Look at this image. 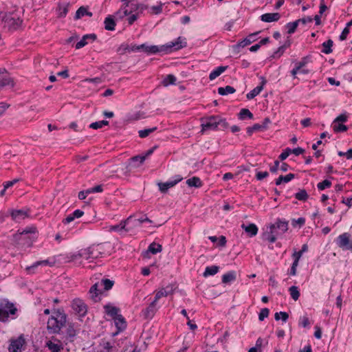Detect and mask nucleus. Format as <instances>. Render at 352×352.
I'll list each match as a JSON object with an SVG mask.
<instances>
[{
	"instance_id": "774afa93",
	"label": "nucleus",
	"mask_w": 352,
	"mask_h": 352,
	"mask_svg": "<svg viewBox=\"0 0 352 352\" xmlns=\"http://www.w3.org/2000/svg\"><path fill=\"white\" fill-rule=\"evenodd\" d=\"M347 120V117L346 115L344 114H341L340 116H338L335 120L334 121H336L338 122H344Z\"/></svg>"
},
{
	"instance_id": "2f4dec72",
	"label": "nucleus",
	"mask_w": 352,
	"mask_h": 352,
	"mask_svg": "<svg viewBox=\"0 0 352 352\" xmlns=\"http://www.w3.org/2000/svg\"><path fill=\"white\" fill-rule=\"evenodd\" d=\"M333 41L331 39H329L328 41L324 42L322 45V52L326 54H329L332 52V46H333Z\"/></svg>"
},
{
	"instance_id": "0e129e2a",
	"label": "nucleus",
	"mask_w": 352,
	"mask_h": 352,
	"mask_svg": "<svg viewBox=\"0 0 352 352\" xmlns=\"http://www.w3.org/2000/svg\"><path fill=\"white\" fill-rule=\"evenodd\" d=\"M279 166H280V162H279V161L276 160V161L274 162V165L270 167V171H271L272 173H276V171L278 170V168H280Z\"/></svg>"
},
{
	"instance_id": "37998d69",
	"label": "nucleus",
	"mask_w": 352,
	"mask_h": 352,
	"mask_svg": "<svg viewBox=\"0 0 352 352\" xmlns=\"http://www.w3.org/2000/svg\"><path fill=\"white\" fill-rule=\"evenodd\" d=\"M91 250V254L92 256V258L96 259L98 258L102 252L100 251V248L99 245H92L89 247Z\"/></svg>"
},
{
	"instance_id": "864d4df0",
	"label": "nucleus",
	"mask_w": 352,
	"mask_h": 352,
	"mask_svg": "<svg viewBox=\"0 0 352 352\" xmlns=\"http://www.w3.org/2000/svg\"><path fill=\"white\" fill-rule=\"evenodd\" d=\"M310 324L309 320L306 316H303L299 319V325L302 327H308Z\"/></svg>"
},
{
	"instance_id": "0eeeda50",
	"label": "nucleus",
	"mask_w": 352,
	"mask_h": 352,
	"mask_svg": "<svg viewBox=\"0 0 352 352\" xmlns=\"http://www.w3.org/2000/svg\"><path fill=\"white\" fill-rule=\"evenodd\" d=\"M72 308L74 311L80 316H84L87 314V309L85 303L79 298L73 300L72 302Z\"/></svg>"
},
{
	"instance_id": "603ef678",
	"label": "nucleus",
	"mask_w": 352,
	"mask_h": 352,
	"mask_svg": "<svg viewBox=\"0 0 352 352\" xmlns=\"http://www.w3.org/2000/svg\"><path fill=\"white\" fill-rule=\"evenodd\" d=\"M101 285L104 287L105 290H109L113 287V281L109 279H103L101 281Z\"/></svg>"
},
{
	"instance_id": "c85d7f7f",
	"label": "nucleus",
	"mask_w": 352,
	"mask_h": 352,
	"mask_svg": "<svg viewBox=\"0 0 352 352\" xmlns=\"http://www.w3.org/2000/svg\"><path fill=\"white\" fill-rule=\"evenodd\" d=\"M186 184L190 187L199 188L202 186L201 179L197 177H193L186 180Z\"/></svg>"
},
{
	"instance_id": "1a4fd4ad",
	"label": "nucleus",
	"mask_w": 352,
	"mask_h": 352,
	"mask_svg": "<svg viewBox=\"0 0 352 352\" xmlns=\"http://www.w3.org/2000/svg\"><path fill=\"white\" fill-rule=\"evenodd\" d=\"M182 177L179 175L175 176V178L173 180L168 181L166 182H159L157 186H159L160 190L165 193L170 188L176 185L178 182L182 180Z\"/></svg>"
},
{
	"instance_id": "f704fd0d",
	"label": "nucleus",
	"mask_w": 352,
	"mask_h": 352,
	"mask_svg": "<svg viewBox=\"0 0 352 352\" xmlns=\"http://www.w3.org/2000/svg\"><path fill=\"white\" fill-rule=\"evenodd\" d=\"M219 271V267L216 265H212L206 267L205 272H204V276L207 277L208 276H213L216 274Z\"/></svg>"
},
{
	"instance_id": "cd10ccee",
	"label": "nucleus",
	"mask_w": 352,
	"mask_h": 352,
	"mask_svg": "<svg viewBox=\"0 0 352 352\" xmlns=\"http://www.w3.org/2000/svg\"><path fill=\"white\" fill-rule=\"evenodd\" d=\"M227 69L226 66H220L217 67L215 69H214L212 72H210L209 75V78L210 80H213L215 78H217L218 76H219L223 72L226 71Z\"/></svg>"
},
{
	"instance_id": "c756f323",
	"label": "nucleus",
	"mask_w": 352,
	"mask_h": 352,
	"mask_svg": "<svg viewBox=\"0 0 352 352\" xmlns=\"http://www.w3.org/2000/svg\"><path fill=\"white\" fill-rule=\"evenodd\" d=\"M85 15H87L89 16H92V13L89 12L85 7L81 6L76 11V15H75V19H80L81 17H82V16H84Z\"/></svg>"
},
{
	"instance_id": "e2e57ef3",
	"label": "nucleus",
	"mask_w": 352,
	"mask_h": 352,
	"mask_svg": "<svg viewBox=\"0 0 352 352\" xmlns=\"http://www.w3.org/2000/svg\"><path fill=\"white\" fill-rule=\"evenodd\" d=\"M271 122V120L269 118H265L262 124H260L262 131L267 129L268 124Z\"/></svg>"
},
{
	"instance_id": "338daca9",
	"label": "nucleus",
	"mask_w": 352,
	"mask_h": 352,
	"mask_svg": "<svg viewBox=\"0 0 352 352\" xmlns=\"http://www.w3.org/2000/svg\"><path fill=\"white\" fill-rule=\"evenodd\" d=\"M9 104L5 102H0V116L4 113V112L9 107Z\"/></svg>"
},
{
	"instance_id": "5701e85b",
	"label": "nucleus",
	"mask_w": 352,
	"mask_h": 352,
	"mask_svg": "<svg viewBox=\"0 0 352 352\" xmlns=\"http://www.w3.org/2000/svg\"><path fill=\"white\" fill-rule=\"evenodd\" d=\"M241 228L249 234L250 236L256 235L258 232V228L254 223H250L248 225L242 224Z\"/></svg>"
},
{
	"instance_id": "58836bf2",
	"label": "nucleus",
	"mask_w": 352,
	"mask_h": 352,
	"mask_svg": "<svg viewBox=\"0 0 352 352\" xmlns=\"http://www.w3.org/2000/svg\"><path fill=\"white\" fill-rule=\"evenodd\" d=\"M148 250L152 254H155L161 252L162 250V247L160 244L153 242L149 245Z\"/></svg>"
},
{
	"instance_id": "79ce46f5",
	"label": "nucleus",
	"mask_w": 352,
	"mask_h": 352,
	"mask_svg": "<svg viewBox=\"0 0 352 352\" xmlns=\"http://www.w3.org/2000/svg\"><path fill=\"white\" fill-rule=\"evenodd\" d=\"M245 118L252 119L253 114L250 112L249 109H242L239 113V118L241 120H244Z\"/></svg>"
},
{
	"instance_id": "13d9d810",
	"label": "nucleus",
	"mask_w": 352,
	"mask_h": 352,
	"mask_svg": "<svg viewBox=\"0 0 352 352\" xmlns=\"http://www.w3.org/2000/svg\"><path fill=\"white\" fill-rule=\"evenodd\" d=\"M292 152V149L291 148H287V149H285L280 155H279V159L280 160H285L288 156Z\"/></svg>"
},
{
	"instance_id": "c9c22d12",
	"label": "nucleus",
	"mask_w": 352,
	"mask_h": 352,
	"mask_svg": "<svg viewBox=\"0 0 352 352\" xmlns=\"http://www.w3.org/2000/svg\"><path fill=\"white\" fill-rule=\"evenodd\" d=\"M236 279V274L234 272H229L222 276V282L223 283H228L234 281Z\"/></svg>"
},
{
	"instance_id": "dca6fc26",
	"label": "nucleus",
	"mask_w": 352,
	"mask_h": 352,
	"mask_svg": "<svg viewBox=\"0 0 352 352\" xmlns=\"http://www.w3.org/2000/svg\"><path fill=\"white\" fill-rule=\"evenodd\" d=\"M270 229L275 230L278 229L281 231V233H285L288 230V222L285 220L278 219L275 223L270 225Z\"/></svg>"
},
{
	"instance_id": "72a5a7b5",
	"label": "nucleus",
	"mask_w": 352,
	"mask_h": 352,
	"mask_svg": "<svg viewBox=\"0 0 352 352\" xmlns=\"http://www.w3.org/2000/svg\"><path fill=\"white\" fill-rule=\"evenodd\" d=\"M332 128H333L334 132H336V133L344 132L347 130L346 126H345L342 123L338 122L334 120L332 123Z\"/></svg>"
},
{
	"instance_id": "2eb2a0df",
	"label": "nucleus",
	"mask_w": 352,
	"mask_h": 352,
	"mask_svg": "<svg viewBox=\"0 0 352 352\" xmlns=\"http://www.w3.org/2000/svg\"><path fill=\"white\" fill-rule=\"evenodd\" d=\"M131 221V217L128 218L126 220L124 221H121L119 224L115 225V226H110L108 227V230L110 232H121L123 230L126 232L128 231L127 229H126V226Z\"/></svg>"
},
{
	"instance_id": "9d476101",
	"label": "nucleus",
	"mask_w": 352,
	"mask_h": 352,
	"mask_svg": "<svg viewBox=\"0 0 352 352\" xmlns=\"http://www.w3.org/2000/svg\"><path fill=\"white\" fill-rule=\"evenodd\" d=\"M72 258L74 261H77L79 258L91 261L94 260L91 254V250L89 247L80 250L77 254H74Z\"/></svg>"
},
{
	"instance_id": "bb28decb",
	"label": "nucleus",
	"mask_w": 352,
	"mask_h": 352,
	"mask_svg": "<svg viewBox=\"0 0 352 352\" xmlns=\"http://www.w3.org/2000/svg\"><path fill=\"white\" fill-rule=\"evenodd\" d=\"M294 177L295 175L293 173H289L286 175H280L276 179L275 184L276 185L278 186L280 185L282 182L287 183Z\"/></svg>"
},
{
	"instance_id": "f03ea898",
	"label": "nucleus",
	"mask_w": 352,
	"mask_h": 352,
	"mask_svg": "<svg viewBox=\"0 0 352 352\" xmlns=\"http://www.w3.org/2000/svg\"><path fill=\"white\" fill-rule=\"evenodd\" d=\"M201 133H204L206 131H214L219 126L222 130L227 129L229 126L225 118L219 116H210L201 119Z\"/></svg>"
},
{
	"instance_id": "4d7b16f0",
	"label": "nucleus",
	"mask_w": 352,
	"mask_h": 352,
	"mask_svg": "<svg viewBox=\"0 0 352 352\" xmlns=\"http://www.w3.org/2000/svg\"><path fill=\"white\" fill-rule=\"evenodd\" d=\"M286 49V45H281L278 48V50L274 52V57H279L280 56L285 52Z\"/></svg>"
},
{
	"instance_id": "ddd939ff",
	"label": "nucleus",
	"mask_w": 352,
	"mask_h": 352,
	"mask_svg": "<svg viewBox=\"0 0 352 352\" xmlns=\"http://www.w3.org/2000/svg\"><path fill=\"white\" fill-rule=\"evenodd\" d=\"M113 320H114L115 325L118 329L117 332L113 333V335L116 336L126 329V322L124 318L121 314L117 316Z\"/></svg>"
},
{
	"instance_id": "393cba45",
	"label": "nucleus",
	"mask_w": 352,
	"mask_h": 352,
	"mask_svg": "<svg viewBox=\"0 0 352 352\" xmlns=\"http://www.w3.org/2000/svg\"><path fill=\"white\" fill-rule=\"evenodd\" d=\"M13 80L7 74L0 76V89L6 86L14 87Z\"/></svg>"
},
{
	"instance_id": "9b49d317",
	"label": "nucleus",
	"mask_w": 352,
	"mask_h": 352,
	"mask_svg": "<svg viewBox=\"0 0 352 352\" xmlns=\"http://www.w3.org/2000/svg\"><path fill=\"white\" fill-rule=\"evenodd\" d=\"M174 290H175V288L173 287V285H170L166 286V287H163V288L160 289L159 291H157L156 292L154 300L157 302V300L160 298H161L162 297H166L168 295L173 294L174 292Z\"/></svg>"
},
{
	"instance_id": "412c9836",
	"label": "nucleus",
	"mask_w": 352,
	"mask_h": 352,
	"mask_svg": "<svg viewBox=\"0 0 352 352\" xmlns=\"http://www.w3.org/2000/svg\"><path fill=\"white\" fill-rule=\"evenodd\" d=\"M104 309L105 310V313L108 316H111L112 318V319L115 318L117 316L120 315L118 314L120 311V309L118 307L113 306L110 304L105 305L104 306Z\"/></svg>"
},
{
	"instance_id": "a19ab883",
	"label": "nucleus",
	"mask_w": 352,
	"mask_h": 352,
	"mask_svg": "<svg viewBox=\"0 0 352 352\" xmlns=\"http://www.w3.org/2000/svg\"><path fill=\"white\" fill-rule=\"evenodd\" d=\"M289 292L291 297L292 298L293 300H294L295 301L298 300V298L300 297V292L298 290V287H296V286L290 287L289 289Z\"/></svg>"
},
{
	"instance_id": "7ed1b4c3",
	"label": "nucleus",
	"mask_w": 352,
	"mask_h": 352,
	"mask_svg": "<svg viewBox=\"0 0 352 352\" xmlns=\"http://www.w3.org/2000/svg\"><path fill=\"white\" fill-rule=\"evenodd\" d=\"M67 316L60 311H57L47 321V329L51 333H58L66 323Z\"/></svg>"
},
{
	"instance_id": "a211bd4d",
	"label": "nucleus",
	"mask_w": 352,
	"mask_h": 352,
	"mask_svg": "<svg viewBox=\"0 0 352 352\" xmlns=\"http://www.w3.org/2000/svg\"><path fill=\"white\" fill-rule=\"evenodd\" d=\"M56 342L49 340L46 342V346L52 352H60L63 349V345L60 340H56Z\"/></svg>"
},
{
	"instance_id": "aec40b11",
	"label": "nucleus",
	"mask_w": 352,
	"mask_h": 352,
	"mask_svg": "<svg viewBox=\"0 0 352 352\" xmlns=\"http://www.w3.org/2000/svg\"><path fill=\"white\" fill-rule=\"evenodd\" d=\"M269 230V231L263 234V239L272 243L276 241L278 233L275 230L270 229V228Z\"/></svg>"
},
{
	"instance_id": "c03bdc74",
	"label": "nucleus",
	"mask_w": 352,
	"mask_h": 352,
	"mask_svg": "<svg viewBox=\"0 0 352 352\" xmlns=\"http://www.w3.org/2000/svg\"><path fill=\"white\" fill-rule=\"evenodd\" d=\"M308 194L305 189L300 190L295 194V198L299 201H306L308 199Z\"/></svg>"
},
{
	"instance_id": "e433bc0d",
	"label": "nucleus",
	"mask_w": 352,
	"mask_h": 352,
	"mask_svg": "<svg viewBox=\"0 0 352 352\" xmlns=\"http://www.w3.org/2000/svg\"><path fill=\"white\" fill-rule=\"evenodd\" d=\"M176 80H177V78L174 75L168 74L162 80V85L165 87H167L170 85L175 84Z\"/></svg>"
},
{
	"instance_id": "8fccbe9b",
	"label": "nucleus",
	"mask_w": 352,
	"mask_h": 352,
	"mask_svg": "<svg viewBox=\"0 0 352 352\" xmlns=\"http://www.w3.org/2000/svg\"><path fill=\"white\" fill-rule=\"evenodd\" d=\"M262 131L260 124H254L252 126L247 128V133L249 136H251L254 131Z\"/></svg>"
},
{
	"instance_id": "7c9ffc66",
	"label": "nucleus",
	"mask_w": 352,
	"mask_h": 352,
	"mask_svg": "<svg viewBox=\"0 0 352 352\" xmlns=\"http://www.w3.org/2000/svg\"><path fill=\"white\" fill-rule=\"evenodd\" d=\"M104 28L107 30H113L116 23L112 16H108L104 20Z\"/></svg>"
},
{
	"instance_id": "4468645a",
	"label": "nucleus",
	"mask_w": 352,
	"mask_h": 352,
	"mask_svg": "<svg viewBox=\"0 0 352 352\" xmlns=\"http://www.w3.org/2000/svg\"><path fill=\"white\" fill-rule=\"evenodd\" d=\"M12 219L16 222H20L28 217V211L24 210H14L11 212Z\"/></svg>"
},
{
	"instance_id": "ea45409f",
	"label": "nucleus",
	"mask_w": 352,
	"mask_h": 352,
	"mask_svg": "<svg viewBox=\"0 0 352 352\" xmlns=\"http://www.w3.org/2000/svg\"><path fill=\"white\" fill-rule=\"evenodd\" d=\"M157 129L156 126L149 129H144L138 131L139 136L141 138H145L148 136L151 133L155 131Z\"/></svg>"
},
{
	"instance_id": "a878e982",
	"label": "nucleus",
	"mask_w": 352,
	"mask_h": 352,
	"mask_svg": "<svg viewBox=\"0 0 352 352\" xmlns=\"http://www.w3.org/2000/svg\"><path fill=\"white\" fill-rule=\"evenodd\" d=\"M258 32H256L254 34H250L247 38H244L241 41L238 43V45L241 47H244L250 44H251L253 41H255L256 36Z\"/></svg>"
},
{
	"instance_id": "052dcab7",
	"label": "nucleus",
	"mask_w": 352,
	"mask_h": 352,
	"mask_svg": "<svg viewBox=\"0 0 352 352\" xmlns=\"http://www.w3.org/2000/svg\"><path fill=\"white\" fill-rule=\"evenodd\" d=\"M268 173L267 171L264 172H258L256 175V177L258 180H262L264 178L267 177L268 176Z\"/></svg>"
},
{
	"instance_id": "4be33fe9",
	"label": "nucleus",
	"mask_w": 352,
	"mask_h": 352,
	"mask_svg": "<svg viewBox=\"0 0 352 352\" xmlns=\"http://www.w3.org/2000/svg\"><path fill=\"white\" fill-rule=\"evenodd\" d=\"M96 38V35L94 34H86L85 35L82 39L78 41L76 44V49H80L85 46L88 43V40L91 39V41H95Z\"/></svg>"
},
{
	"instance_id": "423d86ee",
	"label": "nucleus",
	"mask_w": 352,
	"mask_h": 352,
	"mask_svg": "<svg viewBox=\"0 0 352 352\" xmlns=\"http://www.w3.org/2000/svg\"><path fill=\"white\" fill-rule=\"evenodd\" d=\"M335 242L342 250H350L352 252V239L351 240L350 234L348 232L339 235Z\"/></svg>"
},
{
	"instance_id": "6ab92c4d",
	"label": "nucleus",
	"mask_w": 352,
	"mask_h": 352,
	"mask_svg": "<svg viewBox=\"0 0 352 352\" xmlns=\"http://www.w3.org/2000/svg\"><path fill=\"white\" fill-rule=\"evenodd\" d=\"M280 18L279 13H266L261 16V20L264 22L270 23L277 21Z\"/></svg>"
},
{
	"instance_id": "69168bd1",
	"label": "nucleus",
	"mask_w": 352,
	"mask_h": 352,
	"mask_svg": "<svg viewBox=\"0 0 352 352\" xmlns=\"http://www.w3.org/2000/svg\"><path fill=\"white\" fill-rule=\"evenodd\" d=\"M74 219H75V218H74V214L72 213V214H69L65 219H64L63 220V223L64 224H67V223H69L72 221H73Z\"/></svg>"
},
{
	"instance_id": "680f3d73",
	"label": "nucleus",
	"mask_w": 352,
	"mask_h": 352,
	"mask_svg": "<svg viewBox=\"0 0 352 352\" xmlns=\"http://www.w3.org/2000/svg\"><path fill=\"white\" fill-rule=\"evenodd\" d=\"M349 33V30L347 27H346L342 32L341 34L340 35V39L341 41H344L346 38V36Z\"/></svg>"
},
{
	"instance_id": "de8ad7c7",
	"label": "nucleus",
	"mask_w": 352,
	"mask_h": 352,
	"mask_svg": "<svg viewBox=\"0 0 352 352\" xmlns=\"http://www.w3.org/2000/svg\"><path fill=\"white\" fill-rule=\"evenodd\" d=\"M298 25V21H295L294 22L288 23L286 25V28H287V33L292 34L295 32L297 27Z\"/></svg>"
},
{
	"instance_id": "39448f33",
	"label": "nucleus",
	"mask_w": 352,
	"mask_h": 352,
	"mask_svg": "<svg viewBox=\"0 0 352 352\" xmlns=\"http://www.w3.org/2000/svg\"><path fill=\"white\" fill-rule=\"evenodd\" d=\"M16 311L13 303L6 300L0 301V321L7 322L10 316L15 315Z\"/></svg>"
},
{
	"instance_id": "3c124183",
	"label": "nucleus",
	"mask_w": 352,
	"mask_h": 352,
	"mask_svg": "<svg viewBox=\"0 0 352 352\" xmlns=\"http://www.w3.org/2000/svg\"><path fill=\"white\" fill-rule=\"evenodd\" d=\"M331 186V182L327 179L322 181L318 184L317 187L320 190H323L326 188H329Z\"/></svg>"
},
{
	"instance_id": "4c0bfd02",
	"label": "nucleus",
	"mask_w": 352,
	"mask_h": 352,
	"mask_svg": "<svg viewBox=\"0 0 352 352\" xmlns=\"http://www.w3.org/2000/svg\"><path fill=\"white\" fill-rule=\"evenodd\" d=\"M59 17H65L68 12V3H60L58 8Z\"/></svg>"
},
{
	"instance_id": "6e6d98bb",
	"label": "nucleus",
	"mask_w": 352,
	"mask_h": 352,
	"mask_svg": "<svg viewBox=\"0 0 352 352\" xmlns=\"http://www.w3.org/2000/svg\"><path fill=\"white\" fill-rule=\"evenodd\" d=\"M270 310L267 308L262 309L258 315L259 320L263 321L265 318L268 316Z\"/></svg>"
},
{
	"instance_id": "f8f14e48",
	"label": "nucleus",
	"mask_w": 352,
	"mask_h": 352,
	"mask_svg": "<svg viewBox=\"0 0 352 352\" xmlns=\"http://www.w3.org/2000/svg\"><path fill=\"white\" fill-rule=\"evenodd\" d=\"M157 302L153 300V302L142 311V314L144 318H152L157 311L156 308Z\"/></svg>"
},
{
	"instance_id": "b1692460",
	"label": "nucleus",
	"mask_w": 352,
	"mask_h": 352,
	"mask_svg": "<svg viewBox=\"0 0 352 352\" xmlns=\"http://www.w3.org/2000/svg\"><path fill=\"white\" fill-rule=\"evenodd\" d=\"M49 264L48 260L39 261L34 263L32 265L28 266L25 268L28 274H34L35 272V270L41 265H47Z\"/></svg>"
},
{
	"instance_id": "bf43d9fd",
	"label": "nucleus",
	"mask_w": 352,
	"mask_h": 352,
	"mask_svg": "<svg viewBox=\"0 0 352 352\" xmlns=\"http://www.w3.org/2000/svg\"><path fill=\"white\" fill-rule=\"evenodd\" d=\"M146 159L145 155H137L131 158L133 162H140V164H142Z\"/></svg>"
},
{
	"instance_id": "f257e3e1",
	"label": "nucleus",
	"mask_w": 352,
	"mask_h": 352,
	"mask_svg": "<svg viewBox=\"0 0 352 352\" xmlns=\"http://www.w3.org/2000/svg\"><path fill=\"white\" fill-rule=\"evenodd\" d=\"M186 46V38L184 37H178L175 41H170L166 45L161 46L157 45H146V44L140 45L139 48L145 52L147 54H154L158 52L170 53L174 50H178Z\"/></svg>"
},
{
	"instance_id": "5fc2aeb1",
	"label": "nucleus",
	"mask_w": 352,
	"mask_h": 352,
	"mask_svg": "<svg viewBox=\"0 0 352 352\" xmlns=\"http://www.w3.org/2000/svg\"><path fill=\"white\" fill-rule=\"evenodd\" d=\"M305 223V219L303 217H300L298 219H292V225L294 227H296L297 226H299V227L302 226Z\"/></svg>"
},
{
	"instance_id": "6e6552de",
	"label": "nucleus",
	"mask_w": 352,
	"mask_h": 352,
	"mask_svg": "<svg viewBox=\"0 0 352 352\" xmlns=\"http://www.w3.org/2000/svg\"><path fill=\"white\" fill-rule=\"evenodd\" d=\"M24 344L25 339L23 336L21 335L16 339L11 340L8 350L10 352H21Z\"/></svg>"
},
{
	"instance_id": "20e7f679",
	"label": "nucleus",
	"mask_w": 352,
	"mask_h": 352,
	"mask_svg": "<svg viewBox=\"0 0 352 352\" xmlns=\"http://www.w3.org/2000/svg\"><path fill=\"white\" fill-rule=\"evenodd\" d=\"M22 20L16 13H6L1 16L0 25L5 30L12 31L17 30L21 25Z\"/></svg>"
},
{
	"instance_id": "a18cd8bd",
	"label": "nucleus",
	"mask_w": 352,
	"mask_h": 352,
	"mask_svg": "<svg viewBox=\"0 0 352 352\" xmlns=\"http://www.w3.org/2000/svg\"><path fill=\"white\" fill-rule=\"evenodd\" d=\"M98 284L96 283L92 285L89 289V294L91 295V299L96 302L98 300Z\"/></svg>"
},
{
	"instance_id": "f3484780",
	"label": "nucleus",
	"mask_w": 352,
	"mask_h": 352,
	"mask_svg": "<svg viewBox=\"0 0 352 352\" xmlns=\"http://www.w3.org/2000/svg\"><path fill=\"white\" fill-rule=\"evenodd\" d=\"M261 85L256 87L254 89H253L251 91H250L248 94H247L246 97L248 100L253 99L256 96H258L261 91L263 89V87L265 84L266 83V80L263 77H261Z\"/></svg>"
},
{
	"instance_id": "09e8293b",
	"label": "nucleus",
	"mask_w": 352,
	"mask_h": 352,
	"mask_svg": "<svg viewBox=\"0 0 352 352\" xmlns=\"http://www.w3.org/2000/svg\"><path fill=\"white\" fill-rule=\"evenodd\" d=\"M288 314L285 311L276 312L274 314V318L276 320H279L281 319L283 322H286L288 320Z\"/></svg>"
},
{
	"instance_id": "473e14b6",
	"label": "nucleus",
	"mask_w": 352,
	"mask_h": 352,
	"mask_svg": "<svg viewBox=\"0 0 352 352\" xmlns=\"http://www.w3.org/2000/svg\"><path fill=\"white\" fill-rule=\"evenodd\" d=\"M236 91L235 89L233 87L230 85H227L225 87H219L218 88V94L221 96H226L230 94H234Z\"/></svg>"
},
{
	"instance_id": "49530a36",
	"label": "nucleus",
	"mask_w": 352,
	"mask_h": 352,
	"mask_svg": "<svg viewBox=\"0 0 352 352\" xmlns=\"http://www.w3.org/2000/svg\"><path fill=\"white\" fill-rule=\"evenodd\" d=\"M108 124H109V121H107V120H101V121L95 122L91 123L89 125V127L91 128V129H100L102 126H107Z\"/></svg>"
}]
</instances>
